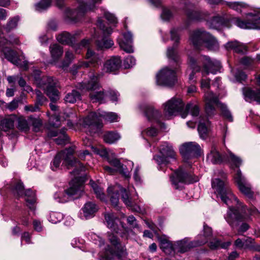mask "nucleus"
Returning a JSON list of instances; mask_svg holds the SVG:
<instances>
[{"label":"nucleus","mask_w":260,"mask_h":260,"mask_svg":"<svg viewBox=\"0 0 260 260\" xmlns=\"http://www.w3.org/2000/svg\"><path fill=\"white\" fill-rule=\"evenodd\" d=\"M105 218L108 228L111 231L116 233H118L119 231L124 230L123 223L113 213L105 214Z\"/></svg>","instance_id":"25"},{"label":"nucleus","mask_w":260,"mask_h":260,"mask_svg":"<svg viewBox=\"0 0 260 260\" xmlns=\"http://www.w3.org/2000/svg\"><path fill=\"white\" fill-rule=\"evenodd\" d=\"M121 60L119 56H113L107 60L104 64L103 70L111 73L118 70L121 67Z\"/></svg>","instance_id":"29"},{"label":"nucleus","mask_w":260,"mask_h":260,"mask_svg":"<svg viewBox=\"0 0 260 260\" xmlns=\"http://www.w3.org/2000/svg\"><path fill=\"white\" fill-rule=\"evenodd\" d=\"M89 184L95 194L96 198L103 201H106V196L103 192V189L102 187L95 183L92 180H90Z\"/></svg>","instance_id":"40"},{"label":"nucleus","mask_w":260,"mask_h":260,"mask_svg":"<svg viewBox=\"0 0 260 260\" xmlns=\"http://www.w3.org/2000/svg\"><path fill=\"white\" fill-rule=\"evenodd\" d=\"M117 42L120 48L126 53L134 52L133 47V36L131 32L127 31L123 33L121 37L117 39Z\"/></svg>","instance_id":"26"},{"label":"nucleus","mask_w":260,"mask_h":260,"mask_svg":"<svg viewBox=\"0 0 260 260\" xmlns=\"http://www.w3.org/2000/svg\"><path fill=\"white\" fill-rule=\"evenodd\" d=\"M120 135L115 132H108L104 136V141L109 144H113L119 140Z\"/></svg>","instance_id":"45"},{"label":"nucleus","mask_w":260,"mask_h":260,"mask_svg":"<svg viewBox=\"0 0 260 260\" xmlns=\"http://www.w3.org/2000/svg\"><path fill=\"white\" fill-rule=\"evenodd\" d=\"M229 206V209L224 217L231 228L234 229L238 225L239 222L243 220L245 218L241 213L239 212L232 206L230 205Z\"/></svg>","instance_id":"24"},{"label":"nucleus","mask_w":260,"mask_h":260,"mask_svg":"<svg viewBox=\"0 0 260 260\" xmlns=\"http://www.w3.org/2000/svg\"><path fill=\"white\" fill-rule=\"evenodd\" d=\"M102 1L89 0L87 3L79 2L78 8L74 11L68 10L67 15L69 18L77 22L82 18L87 12L93 10L95 8V5L100 4Z\"/></svg>","instance_id":"13"},{"label":"nucleus","mask_w":260,"mask_h":260,"mask_svg":"<svg viewBox=\"0 0 260 260\" xmlns=\"http://www.w3.org/2000/svg\"><path fill=\"white\" fill-rule=\"evenodd\" d=\"M18 21L19 18L17 16L11 19L8 22L6 27L7 31H10L11 29L15 28L17 25Z\"/></svg>","instance_id":"58"},{"label":"nucleus","mask_w":260,"mask_h":260,"mask_svg":"<svg viewBox=\"0 0 260 260\" xmlns=\"http://www.w3.org/2000/svg\"><path fill=\"white\" fill-rule=\"evenodd\" d=\"M253 239L251 238H247L246 239H237L234 243L235 246L240 249L243 248H247L250 246L253 242Z\"/></svg>","instance_id":"46"},{"label":"nucleus","mask_w":260,"mask_h":260,"mask_svg":"<svg viewBox=\"0 0 260 260\" xmlns=\"http://www.w3.org/2000/svg\"><path fill=\"white\" fill-rule=\"evenodd\" d=\"M98 209V207L94 203L88 202L84 205L82 208L83 216L86 219L90 218L93 216Z\"/></svg>","instance_id":"37"},{"label":"nucleus","mask_w":260,"mask_h":260,"mask_svg":"<svg viewBox=\"0 0 260 260\" xmlns=\"http://www.w3.org/2000/svg\"><path fill=\"white\" fill-rule=\"evenodd\" d=\"M80 97V93L76 90H73L72 92L68 93L64 98L67 103H74L79 100Z\"/></svg>","instance_id":"48"},{"label":"nucleus","mask_w":260,"mask_h":260,"mask_svg":"<svg viewBox=\"0 0 260 260\" xmlns=\"http://www.w3.org/2000/svg\"><path fill=\"white\" fill-rule=\"evenodd\" d=\"M189 41L197 49L205 47L211 51H217L219 44L217 39L211 34L203 28H199L190 32Z\"/></svg>","instance_id":"4"},{"label":"nucleus","mask_w":260,"mask_h":260,"mask_svg":"<svg viewBox=\"0 0 260 260\" xmlns=\"http://www.w3.org/2000/svg\"><path fill=\"white\" fill-rule=\"evenodd\" d=\"M49 124L51 127H58L60 126V121L58 116H52L49 119Z\"/></svg>","instance_id":"60"},{"label":"nucleus","mask_w":260,"mask_h":260,"mask_svg":"<svg viewBox=\"0 0 260 260\" xmlns=\"http://www.w3.org/2000/svg\"><path fill=\"white\" fill-rule=\"evenodd\" d=\"M131 191H132V190L129 187L128 188V190L122 188L121 189V199L125 204L129 207L132 210L139 212L140 211V207L138 206H134L131 199L129 198V192Z\"/></svg>","instance_id":"33"},{"label":"nucleus","mask_w":260,"mask_h":260,"mask_svg":"<svg viewBox=\"0 0 260 260\" xmlns=\"http://www.w3.org/2000/svg\"><path fill=\"white\" fill-rule=\"evenodd\" d=\"M56 39L58 42L62 44L73 46L75 52L77 54L80 53V50L82 48L87 47L88 45L89 44V41L88 40H83L80 44L75 45L74 44V42L75 41L74 35H72L66 31L63 32L58 35Z\"/></svg>","instance_id":"19"},{"label":"nucleus","mask_w":260,"mask_h":260,"mask_svg":"<svg viewBox=\"0 0 260 260\" xmlns=\"http://www.w3.org/2000/svg\"><path fill=\"white\" fill-rule=\"evenodd\" d=\"M141 109L144 111L145 116L148 120L156 119L159 116V112L151 106L144 104L140 106Z\"/></svg>","instance_id":"34"},{"label":"nucleus","mask_w":260,"mask_h":260,"mask_svg":"<svg viewBox=\"0 0 260 260\" xmlns=\"http://www.w3.org/2000/svg\"><path fill=\"white\" fill-rule=\"evenodd\" d=\"M177 81L176 72L174 70L165 67L160 70L156 75L157 85L171 87Z\"/></svg>","instance_id":"17"},{"label":"nucleus","mask_w":260,"mask_h":260,"mask_svg":"<svg viewBox=\"0 0 260 260\" xmlns=\"http://www.w3.org/2000/svg\"><path fill=\"white\" fill-rule=\"evenodd\" d=\"M231 244V241L221 242L217 239H213L209 243V247L212 249H215L219 248L226 249Z\"/></svg>","instance_id":"44"},{"label":"nucleus","mask_w":260,"mask_h":260,"mask_svg":"<svg viewBox=\"0 0 260 260\" xmlns=\"http://www.w3.org/2000/svg\"><path fill=\"white\" fill-rule=\"evenodd\" d=\"M157 129L153 127H148L141 132V134L144 138L146 137H154L157 135Z\"/></svg>","instance_id":"54"},{"label":"nucleus","mask_w":260,"mask_h":260,"mask_svg":"<svg viewBox=\"0 0 260 260\" xmlns=\"http://www.w3.org/2000/svg\"><path fill=\"white\" fill-rule=\"evenodd\" d=\"M226 5L231 8L240 12L242 11V9L248 7L247 4L241 2H226Z\"/></svg>","instance_id":"49"},{"label":"nucleus","mask_w":260,"mask_h":260,"mask_svg":"<svg viewBox=\"0 0 260 260\" xmlns=\"http://www.w3.org/2000/svg\"><path fill=\"white\" fill-rule=\"evenodd\" d=\"M75 56L73 52L70 50H67L65 52L64 59L62 62L61 68H64L68 67L74 59Z\"/></svg>","instance_id":"47"},{"label":"nucleus","mask_w":260,"mask_h":260,"mask_svg":"<svg viewBox=\"0 0 260 260\" xmlns=\"http://www.w3.org/2000/svg\"><path fill=\"white\" fill-rule=\"evenodd\" d=\"M108 240L111 243V246H108L105 249L103 260H112L114 256L120 257L125 254L124 247L119 242L117 238L114 234L108 233Z\"/></svg>","instance_id":"12"},{"label":"nucleus","mask_w":260,"mask_h":260,"mask_svg":"<svg viewBox=\"0 0 260 260\" xmlns=\"http://www.w3.org/2000/svg\"><path fill=\"white\" fill-rule=\"evenodd\" d=\"M245 100H253L260 104V89L252 90L249 88H245L243 90Z\"/></svg>","instance_id":"35"},{"label":"nucleus","mask_w":260,"mask_h":260,"mask_svg":"<svg viewBox=\"0 0 260 260\" xmlns=\"http://www.w3.org/2000/svg\"><path fill=\"white\" fill-rule=\"evenodd\" d=\"M90 236L91 239L95 244H98L100 247L104 245V241L99 236L95 234H92Z\"/></svg>","instance_id":"61"},{"label":"nucleus","mask_w":260,"mask_h":260,"mask_svg":"<svg viewBox=\"0 0 260 260\" xmlns=\"http://www.w3.org/2000/svg\"><path fill=\"white\" fill-rule=\"evenodd\" d=\"M107 192L110 197V201L114 206H117L119 202V194L115 187L110 186L107 189Z\"/></svg>","instance_id":"43"},{"label":"nucleus","mask_w":260,"mask_h":260,"mask_svg":"<svg viewBox=\"0 0 260 260\" xmlns=\"http://www.w3.org/2000/svg\"><path fill=\"white\" fill-rule=\"evenodd\" d=\"M212 187L214 189L217 197L228 206L235 205L236 209L239 212L238 209L240 207L243 210V206L237 197L233 193L229 184L220 179L216 178L212 181ZM236 209V208H235Z\"/></svg>","instance_id":"5"},{"label":"nucleus","mask_w":260,"mask_h":260,"mask_svg":"<svg viewBox=\"0 0 260 260\" xmlns=\"http://www.w3.org/2000/svg\"><path fill=\"white\" fill-rule=\"evenodd\" d=\"M127 221L131 228L134 229L138 228V224H137L136 219L134 216H129L127 218Z\"/></svg>","instance_id":"64"},{"label":"nucleus","mask_w":260,"mask_h":260,"mask_svg":"<svg viewBox=\"0 0 260 260\" xmlns=\"http://www.w3.org/2000/svg\"><path fill=\"white\" fill-rule=\"evenodd\" d=\"M234 178L239 190L249 199H252L253 198V192L251 190V185L242 175L240 170L237 171Z\"/></svg>","instance_id":"21"},{"label":"nucleus","mask_w":260,"mask_h":260,"mask_svg":"<svg viewBox=\"0 0 260 260\" xmlns=\"http://www.w3.org/2000/svg\"><path fill=\"white\" fill-rule=\"evenodd\" d=\"M159 154L153 157L159 170L176 159V153L172 146L168 142H165L161 144L159 148Z\"/></svg>","instance_id":"11"},{"label":"nucleus","mask_w":260,"mask_h":260,"mask_svg":"<svg viewBox=\"0 0 260 260\" xmlns=\"http://www.w3.org/2000/svg\"><path fill=\"white\" fill-rule=\"evenodd\" d=\"M136 64V59L133 56H128L124 60L123 66L125 69L130 68Z\"/></svg>","instance_id":"57"},{"label":"nucleus","mask_w":260,"mask_h":260,"mask_svg":"<svg viewBox=\"0 0 260 260\" xmlns=\"http://www.w3.org/2000/svg\"><path fill=\"white\" fill-rule=\"evenodd\" d=\"M180 152L183 157L188 158L196 156L200 154L201 148L200 146L194 142H189L182 144L179 149Z\"/></svg>","instance_id":"23"},{"label":"nucleus","mask_w":260,"mask_h":260,"mask_svg":"<svg viewBox=\"0 0 260 260\" xmlns=\"http://www.w3.org/2000/svg\"><path fill=\"white\" fill-rule=\"evenodd\" d=\"M47 136L49 138L56 137L54 141L58 145H65L68 142V136L66 134V129L62 128L59 131L56 129H50Z\"/></svg>","instance_id":"28"},{"label":"nucleus","mask_w":260,"mask_h":260,"mask_svg":"<svg viewBox=\"0 0 260 260\" xmlns=\"http://www.w3.org/2000/svg\"><path fill=\"white\" fill-rule=\"evenodd\" d=\"M41 72L35 71L33 76L37 86L44 90L52 102H56L59 99V92L56 88L57 83L52 77H40Z\"/></svg>","instance_id":"7"},{"label":"nucleus","mask_w":260,"mask_h":260,"mask_svg":"<svg viewBox=\"0 0 260 260\" xmlns=\"http://www.w3.org/2000/svg\"><path fill=\"white\" fill-rule=\"evenodd\" d=\"M52 2H54L58 8H60L63 6L64 0H41L35 4V10L40 12L45 11L51 6Z\"/></svg>","instance_id":"30"},{"label":"nucleus","mask_w":260,"mask_h":260,"mask_svg":"<svg viewBox=\"0 0 260 260\" xmlns=\"http://www.w3.org/2000/svg\"><path fill=\"white\" fill-rule=\"evenodd\" d=\"M18 127L22 131H27L29 129V120L26 119L24 117L20 116L17 119Z\"/></svg>","instance_id":"50"},{"label":"nucleus","mask_w":260,"mask_h":260,"mask_svg":"<svg viewBox=\"0 0 260 260\" xmlns=\"http://www.w3.org/2000/svg\"><path fill=\"white\" fill-rule=\"evenodd\" d=\"M22 100L19 98H15L11 102L6 104V108L11 111H13L16 109L19 104L21 103Z\"/></svg>","instance_id":"55"},{"label":"nucleus","mask_w":260,"mask_h":260,"mask_svg":"<svg viewBox=\"0 0 260 260\" xmlns=\"http://www.w3.org/2000/svg\"><path fill=\"white\" fill-rule=\"evenodd\" d=\"M198 64H201L203 67L202 74L208 75L209 73L216 74L221 68V63L219 60L211 59L209 56L203 55L200 56L197 60Z\"/></svg>","instance_id":"18"},{"label":"nucleus","mask_w":260,"mask_h":260,"mask_svg":"<svg viewBox=\"0 0 260 260\" xmlns=\"http://www.w3.org/2000/svg\"><path fill=\"white\" fill-rule=\"evenodd\" d=\"M14 194H17L20 197L24 194L25 200L27 203V206L31 210L34 209V203L36 202L35 193L31 189L24 190V186L22 183L18 181L13 188Z\"/></svg>","instance_id":"20"},{"label":"nucleus","mask_w":260,"mask_h":260,"mask_svg":"<svg viewBox=\"0 0 260 260\" xmlns=\"http://www.w3.org/2000/svg\"><path fill=\"white\" fill-rule=\"evenodd\" d=\"M229 158H226L225 156H222L219 153L216 148L213 146L211 148L210 153L207 156V159L213 164H219L223 161H228L231 163L232 166L239 168L242 162L241 159L235 155L231 152H229Z\"/></svg>","instance_id":"15"},{"label":"nucleus","mask_w":260,"mask_h":260,"mask_svg":"<svg viewBox=\"0 0 260 260\" xmlns=\"http://www.w3.org/2000/svg\"><path fill=\"white\" fill-rule=\"evenodd\" d=\"M28 120L29 124L31 123L34 126V131H39L42 124L41 120L39 118H35L31 116L28 118Z\"/></svg>","instance_id":"56"},{"label":"nucleus","mask_w":260,"mask_h":260,"mask_svg":"<svg viewBox=\"0 0 260 260\" xmlns=\"http://www.w3.org/2000/svg\"><path fill=\"white\" fill-rule=\"evenodd\" d=\"M96 45L99 49H109L114 45L113 41L109 38L103 37L101 40H96Z\"/></svg>","instance_id":"42"},{"label":"nucleus","mask_w":260,"mask_h":260,"mask_svg":"<svg viewBox=\"0 0 260 260\" xmlns=\"http://www.w3.org/2000/svg\"><path fill=\"white\" fill-rule=\"evenodd\" d=\"M35 93L37 96V101L36 103L40 106H42L47 100L46 98L43 95L42 93L38 89L35 90Z\"/></svg>","instance_id":"59"},{"label":"nucleus","mask_w":260,"mask_h":260,"mask_svg":"<svg viewBox=\"0 0 260 260\" xmlns=\"http://www.w3.org/2000/svg\"><path fill=\"white\" fill-rule=\"evenodd\" d=\"M104 155L107 157L109 163L114 169L108 166H105L104 169L110 174H113L115 172H118L120 174L125 178H130V171L132 170L134 166L133 161L128 160L126 162V165H122L119 160L115 157V155L111 151L107 149L104 151Z\"/></svg>","instance_id":"8"},{"label":"nucleus","mask_w":260,"mask_h":260,"mask_svg":"<svg viewBox=\"0 0 260 260\" xmlns=\"http://www.w3.org/2000/svg\"><path fill=\"white\" fill-rule=\"evenodd\" d=\"M185 11L188 18L192 20L201 21L204 19L206 16L205 13L195 10L193 6L190 4L186 6Z\"/></svg>","instance_id":"31"},{"label":"nucleus","mask_w":260,"mask_h":260,"mask_svg":"<svg viewBox=\"0 0 260 260\" xmlns=\"http://www.w3.org/2000/svg\"><path fill=\"white\" fill-rule=\"evenodd\" d=\"M198 131L201 139H206L208 137L210 131V122L207 118H201L198 125Z\"/></svg>","instance_id":"32"},{"label":"nucleus","mask_w":260,"mask_h":260,"mask_svg":"<svg viewBox=\"0 0 260 260\" xmlns=\"http://www.w3.org/2000/svg\"><path fill=\"white\" fill-rule=\"evenodd\" d=\"M253 21H244L238 18L232 17L226 14H216L206 20V25L210 29L220 30L230 27L233 23L243 29H260V17L253 16Z\"/></svg>","instance_id":"2"},{"label":"nucleus","mask_w":260,"mask_h":260,"mask_svg":"<svg viewBox=\"0 0 260 260\" xmlns=\"http://www.w3.org/2000/svg\"><path fill=\"white\" fill-rule=\"evenodd\" d=\"M75 147L72 146L58 152L51 162V169L56 171L59 169L61 162V166H64L68 169H73L72 173L75 178L70 182L68 189L59 190L54 194V200L59 203H65L69 200L70 198L76 196L75 198L81 196L83 189V182L77 176L80 172L84 171L85 168L82 164L73 157Z\"/></svg>","instance_id":"1"},{"label":"nucleus","mask_w":260,"mask_h":260,"mask_svg":"<svg viewBox=\"0 0 260 260\" xmlns=\"http://www.w3.org/2000/svg\"><path fill=\"white\" fill-rule=\"evenodd\" d=\"M188 63L189 67L192 70L191 72L189 74V80L191 83H194L196 81L194 80L195 73L201 71V67L199 64H198L197 60L192 57H189Z\"/></svg>","instance_id":"39"},{"label":"nucleus","mask_w":260,"mask_h":260,"mask_svg":"<svg viewBox=\"0 0 260 260\" xmlns=\"http://www.w3.org/2000/svg\"><path fill=\"white\" fill-rule=\"evenodd\" d=\"M170 179L172 185L175 189H180L182 188L181 185L184 183H191L197 182L199 180L197 176H193L188 174L182 168L178 170L170 176Z\"/></svg>","instance_id":"16"},{"label":"nucleus","mask_w":260,"mask_h":260,"mask_svg":"<svg viewBox=\"0 0 260 260\" xmlns=\"http://www.w3.org/2000/svg\"><path fill=\"white\" fill-rule=\"evenodd\" d=\"M212 235V229L206 224L204 225V234L199 237L201 240H197L196 245H202L207 242L208 238Z\"/></svg>","instance_id":"41"},{"label":"nucleus","mask_w":260,"mask_h":260,"mask_svg":"<svg viewBox=\"0 0 260 260\" xmlns=\"http://www.w3.org/2000/svg\"><path fill=\"white\" fill-rule=\"evenodd\" d=\"M96 25L102 30L104 35H110L112 32V28L111 27H106L101 17L98 18Z\"/></svg>","instance_id":"52"},{"label":"nucleus","mask_w":260,"mask_h":260,"mask_svg":"<svg viewBox=\"0 0 260 260\" xmlns=\"http://www.w3.org/2000/svg\"><path fill=\"white\" fill-rule=\"evenodd\" d=\"M102 14L104 15L105 18L108 20L109 23L115 24L117 23V20L115 16L112 13H109L106 10L103 8H101Z\"/></svg>","instance_id":"51"},{"label":"nucleus","mask_w":260,"mask_h":260,"mask_svg":"<svg viewBox=\"0 0 260 260\" xmlns=\"http://www.w3.org/2000/svg\"><path fill=\"white\" fill-rule=\"evenodd\" d=\"M161 17L163 20L167 21L172 17V13L168 9L164 8L161 14Z\"/></svg>","instance_id":"62"},{"label":"nucleus","mask_w":260,"mask_h":260,"mask_svg":"<svg viewBox=\"0 0 260 260\" xmlns=\"http://www.w3.org/2000/svg\"><path fill=\"white\" fill-rule=\"evenodd\" d=\"M49 51L53 62L57 61L63 54V48L57 44H52L49 47Z\"/></svg>","instance_id":"36"},{"label":"nucleus","mask_w":260,"mask_h":260,"mask_svg":"<svg viewBox=\"0 0 260 260\" xmlns=\"http://www.w3.org/2000/svg\"><path fill=\"white\" fill-rule=\"evenodd\" d=\"M184 104L182 100L173 98L164 104V112L167 116H175L179 114L185 118L189 112L193 117L198 116L200 109L198 106L192 103L187 104L184 110Z\"/></svg>","instance_id":"3"},{"label":"nucleus","mask_w":260,"mask_h":260,"mask_svg":"<svg viewBox=\"0 0 260 260\" xmlns=\"http://www.w3.org/2000/svg\"><path fill=\"white\" fill-rule=\"evenodd\" d=\"M179 28H173L171 30V39L175 42V43L172 47H169L167 50V56L168 58L172 59L175 62L178 61V57L176 51L177 46V43L179 40Z\"/></svg>","instance_id":"27"},{"label":"nucleus","mask_w":260,"mask_h":260,"mask_svg":"<svg viewBox=\"0 0 260 260\" xmlns=\"http://www.w3.org/2000/svg\"><path fill=\"white\" fill-rule=\"evenodd\" d=\"M40 105L35 103L34 105H29L24 107V110L27 112H34L39 110Z\"/></svg>","instance_id":"63"},{"label":"nucleus","mask_w":260,"mask_h":260,"mask_svg":"<svg viewBox=\"0 0 260 260\" xmlns=\"http://www.w3.org/2000/svg\"><path fill=\"white\" fill-rule=\"evenodd\" d=\"M77 87L82 92L91 91L90 97L93 102H100L102 103L105 98V94L100 89L98 78L95 76L90 78V80L88 81L80 83Z\"/></svg>","instance_id":"10"},{"label":"nucleus","mask_w":260,"mask_h":260,"mask_svg":"<svg viewBox=\"0 0 260 260\" xmlns=\"http://www.w3.org/2000/svg\"><path fill=\"white\" fill-rule=\"evenodd\" d=\"M16 119L17 116L15 115H11L2 120L1 121L2 129L4 131L7 132L13 128L14 126V121Z\"/></svg>","instance_id":"38"},{"label":"nucleus","mask_w":260,"mask_h":260,"mask_svg":"<svg viewBox=\"0 0 260 260\" xmlns=\"http://www.w3.org/2000/svg\"><path fill=\"white\" fill-rule=\"evenodd\" d=\"M204 102L205 110L209 115L214 114L215 106L219 108L222 115L230 121H233V117L231 112L228 109L226 106L219 101L218 97L212 91L205 92L204 94Z\"/></svg>","instance_id":"9"},{"label":"nucleus","mask_w":260,"mask_h":260,"mask_svg":"<svg viewBox=\"0 0 260 260\" xmlns=\"http://www.w3.org/2000/svg\"><path fill=\"white\" fill-rule=\"evenodd\" d=\"M102 119L108 122H114L118 121L120 117L115 113L99 110L97 112L90 113L81 121L80 123L84 127H91L98 129L102 126Z\"/></svg>","instance_id":"6"},{"label":"nucleus","mask_w":260,"mask_h":260,"mask_svg":"<svg viewBox=\"0 0 260 260\" xmlns=\"http://www.w3.org/2000/svg\"><path fill=\"white\" fill-rule=\"evenodd\" d=\"M160 248L166 253H167V250L169 249L179 253H184L188 251L191 248L198 246L196 245V241H194V242H190L189 239L186 238L177 241L173 246H171L168 241L165 239H160Z\"/></svg>","instance_id":"14"},{"label":"nucleus","mask_w":260,"mask_h":260,"mask_svg":"<svg viewBox=\"0 0 260 260\" xmlns=\"http://www.w3.org/2000/svg\"><path fill=\"white\" fill-rule=\"evenodd\" d=\"M85 58L88 61H79L75 65L76 69L88 68L90 67V64H91L93 67L95 68L101 63L102 60L101 57L90 49H88Z\"/></svg>","instance_id":"22"},{"label":"nucleus","mask_w":260,"mask_h":260,"mask_svg":"<svg viewBox=\"0 0 260 260\" xmlns=\"http://www.w3.org/2000/svg\"><path fill=\"white\" fill-rule=\"evenodd\" d=\"M63 219V215L60 212H52L50 213L49 221L52 223H57Z\"/></svg>","instance_id":"53"}]
</instances>
